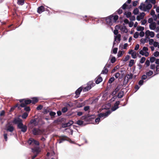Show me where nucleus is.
I'll return each instance as SVG.
<instances>
[{
    "mask_svg": "<svg viewBox=\"0 0 159 159\" xmlns=\"http://www.w3.org/2000/svg\"><path fill=\"white\" fill-rule=\"evenodd\" d=\"M56 114V113L53 111H50L49 112V115L52 118V117H54Z\"/></svg>",
    "mask_w": 159,
    "mask_h": 159,
    "instance_id": "nucleus-33",
    "label": "nucleus"
},
{
    "mask_svg": "<svg viewBox=\"0 0 159 159\" xmlns=\"http://www.w3.org/2000/svg\"><path fill=\"white\" fill-rule=\"evenodd\" d=\"M139 36L141 37H143L144 36V32L141 31L140 32L139 34Z\"/></svg>",
    "mask_w": 159,
    "mask_h": 159,
    "instance_id": "nucleus-64",
    "label": "nucleus"
},
{
    "mask_svg": "<svg viewBox=\"0 0 159 159\" xmlns=\"http://www.w3.org/2000/svg\"><path fill=\"white\" fill-rule=\"evenodd\" d=\"M76 124L79 125H81L83 124V121L81 120H78L76 122Z\"/></svg>",
    "mask_w": 159,
    "mask_h": 159,
    "instance_id": "nucleus-39",
    "label": "nucleus"
},
{
    "mask_svg": "<svg viewBox=\"0 0 159 159\" xmlns=\"http://www.w3.org/2000/svg\"><path fill=\"white\" fill-rule=\"evenodd\" d=\"M115 80V78L113 77H112L110 78L108 81V83L109 84L112 83Z\"/></svg>",
    "mask_w": 159,
    "mask_h": 159,
    "instance_id": "nucleus-37",
    "label": "nucleus"
},
{
    "mask_svg": "<svg viewBox=\"0 0 159 159\" xmlns=\"http://www.w3.org/2000/svg\"><path fill=\"white\" fill-rule=\"evenodd\" d=\"M139 12V9L137 8L134 9L133 11V13L134 15H137Z\"/></svg>",
    "mask_w": 159,
    "mask_h": 159,
    "instance_id": "nucleus-35",
    "label": "nucleus"
},
{
    "mask_svg": "<svg viewBox=\"0 0 159 159\" xmlns=\"http://www.w3.org/2000/svg\"><path fill=\"white\" fill-rule=\"evenodd\" d=\"M28 113L25 112L22 115V118L23 119H26L28 116Z\"/></svg>",
    "mask_w": 159,
    "mask_h": 159,
    "instance_id": "nucleus-32",
    "label": "nucleus"
},
{
    "mask_svg": "<svg viewBox=\"0 0 159 159\" xmlns=\"http://www.w3.org/2000/svg\"><path fill=\"white\" fill-rule=\"evenodd\" d=\"M108 69L105 67V66L103 68V70H102L101 74H107L108 72Z\"/></svg>",
    "mask_w": 159,
    "mask_h": 159,
    "instance_id": "nucleus-24",
    "label": "nucleus"
},
{
    "mask_svg": "<svg viewBox=\"0 0 159 159\" xmlns=\"http://www.w3.org/2000/svg\"><path fill=\"white\" fill-rule=\"evenodd\" d=\"M143 82H144V81H143V80L141 79V80H140L139 81L138 84L139 85L141 86L143 84Z\"/></svg>",
    "mask_w": 159,
    "mask_h": 159,
    "instance_id": "nucleus-59",
    "label": "nucleus"
},
{
    "mask_svg": "<svg viewBox=\"0 0 159 159\" xmlns=\"http://www.w3.org/2000/svg\"><path fill=\"white\" fill-rule=\"evenodd\" d=\"M131 56L133 58L135 59L136 58V53L135 52H133L131 54Z\"/></svg>",
    "mask_w": 159,
    "mask_h": 159,
    "instance_id": "nucleus-41",
    "label": "nucleus"
},
{
    "mask_svg": "<svg viewBox=\"0 0 159 159\" xmlns=\"http://www.w3.org/2000/svg\"><path fill=\"white\" fill-rule=\"evenodd\" d=\"M25 3V0H18L17 3L18 5H23Z\"/></svg>",
    "mask_w": 159,
    "mask_h": 159,
    "instance_id": "nucleus-25",
    "label": "nucleus"
},
{
    "mask_svg": "<svg viewBox=\"0 0 159 159\" xmlns=\"http://www.w3.org/2000/svg\"><path fill=\"white\" fill-rule=\"evenodd\" d=\"M123 86V85H118L117 86L116 88L115 89V90L113 91L112 93V94L113 95H115L117 92L120 90V89L121 88V87Z\"/></svg>",
    "mask_w": 159,
    "mask_h": 159,
    "instance_id": "nucleus-11",
    "label": "nucleus"
},
{
    "mask_svg": "<svg viewBox=\"0 0 159 159\" xmlns=\"http://www.w3.org/2000/svg\"><path fill=\"white\" fill-rule=\"evenodd\" d=\"M68 110V109L66 107H64L61 109V111L63 113L66 112Z\"/></svg>",
    "mask_w": 159,
    "mask_h": 159,
    "instance_id": "nucleus-46",
    "label": "nucleus"
},
{
    "mask_svg": "<svg viewBox=\"0 0 159 159\" xmlns=\"http://www.w3.org/2000/svg\"><path fill=\"white\" fill-rule=\"evenodd\" d=\"M12 123L15 124H17V125L19 124L22 123V120L19 118H15L12 121Z\"/></svg>",
    "mask_w": 159,
    "mask_h": 159,
    "instance_id": "nucleus-8",
    "label": "nucleus"
},
{
    "mask_svg": "<svg viewBox=\"0 0 159 159\" xmlns=\"http://www.w3.org/2000/svg\"><path fill=\"white\" fill-rule=\"evenodd\" d=\"M121 30L124 32L127 33L128 32L126 26H123L121 28Z\"/></svg>",
    "mask_w": 159,
    "mask_h": 159,
    "instance_id": "nucleus-34",
    "label": "nucleus"
},
{
    "mask_svg": "<svg viewBox=\"0 0 159 159\" xmlns=\"http://www.w3.org/2000/svg\"><path fill=\"white\" fill-rule=\"evenodd\" d=\"M123 55V52L122 51H119L117 54V56L118 57H121Z\"/></svg>",
    "mask_w": 159,
    "mask_h": 159,
    "instance_id": "nucleus-44",
    "label": "nucleus"
},
{
    "mask_svg": "<svg viewBox=\"0 0 159 159\" xmlns=\"http://www.w3.org/2000/svg\"><path fill=\"white\" fill-rule=\"evenodd\" d=\"M139 35V33L138 32H135L134 35V37L135 39L138 38Z\"/></svg>",
    "mask_w": 159,
    "mask_h": 159,
    "instance_id": "nucleus-48",
    "label": "nucleus"
},
{
    "mask_svg": "<svg viewBox=\"0 0 159 159\" xmlns=\"http://www.w3.org/2000/svg\"><path fill=\"white\" fill-rule=\"evenodd\" d=\"M116 61V58L115 57H113L111 60V63H113L115 62Z\"/></svg>",
    "mask_w": 159,
    "mask_h": 159,
    "instance_id": "nucleus-49",
    "label": "nucleus"
},
{
    "mask_svg": "<svg viewBox=\"0 0 159 159\" xmlns=\"http://www.w3.org/2000/svg\"><path fill=\"white\" fill-rule=\"evenodd\" d=\"M43 106L42 105H39L37 107V108H36V109L37 110H41L43 108Z\"/></svg>",
    "mask_w": 159,
    "mask_h": 159,
    "instance_id": "nucleus-56",
    "label": "nucleus"
},
{
    "mask_svg": "<svg viewBox=\"0 0 159 159\" xmlns=\"http://www.w3.org/2000/svg\"><path fill=\"white\" fill-rule=\"evenodd\" d=\"M149 38L148 37H146L145 39H142L140 40V42L143 44H144L146 42H147L148 40V39H149Z\"/></svg>",
    "mask_w": 159,
    "mask_h": 159,
    "instance_id": "nucleus-21",
    "label": "nucleus"
},
{
    "mask_svg": "<svg viewBox=\"0 0 159 159\" xmlns=\"http://www.w3.org/2000/svg\"><path fill=\"white\" fill-rule=\"evenodd\" d=\"M118 18V16L117 15H115L114 16H113V19L114 20L115 22H116Z\"/></svg>",
    "mask_w": 159,
    "mask_h": 159,
    "instance_id": "nucleus-47",
    "label": "nucleus"
},
{
    "mask_svg": "<svg viewBox=\"0 0 159 159\" xmlns=\"http://www.w3.org/2000/svg\"><path fill=\"white\" fill-rule=\"evenodd\" d=\"M158 52L157 51H156L155 52L153 53V55L154 57H157L158 56H159V54H158Z\"/></svg>",
    "mask_w": 159,
    "mask_h": 159,
    "instance_id": "nucleus-60",
    "label": "nucleus"
},
{
    "mask_svg": "<svg viewBox=\"0 0 159 159\" xmlns=\"http://www.w3.org/2000/svg\"><path fill=\"white\" fill-rule=\"evenodd\" d=\"M155 35L154 33L152 31H150V33L149 35L151 38H153L154 37Z\"/></svg>",
    "mask_w": 159,
    "mask_h": 159,
    "instance_id": "nucleus-51",
    "label": "nucleus"
},
{
    "mask_svg": "<svg viewBox=\"0 0 159 159\" xmlns=\"http://www.w3.org/2000/svg\"><path fill=\"white\" fill-rule=\"evenodd\" d=\"M120 37L121 35L120 34H118L117 36H116L115 37L114 40L113 42V46L115 44V42L116 41V38H117V40L118 41H120Z\"/></svg>",
    "mask_w": 159,
    "mask_h": 159,
    "instance_id": "nucleus-22",
    "label": "nucleus"
},
{
    "mask_svg": "<svg viewBox=\"0 0 159 159\" xmlns=\"http://www.w3.org/2000/svg\"><path fill=\"white\" fill-rule=\"evenodd\" d=\"M148 3V4L147 5H145L144 4L141 3L139 6V9L141 10H142V5L143 6V10L145 11H147L148 12H149V10L152 8V5L150 3Z\"/></svg>",
    "mask_w": 159,
    "mask_h": 159,
    "instance_id": "nucleus-1",
    "label": "nucleus"
},
{
    "mask_svg": "<svg viewBox=\"0 0 159 159\" xmlns=\"http://www.w3.org/2000/svg\"><path fill=\"white\" fill-rule=\"evenodd\" d=\"M133 75L132 73L127 74L126 75V77L127 78V82L128 81L129 79H131L133 77Z\"/></svg>",
    "mask_w": 159,
    "mask_h": 159,
    "instance_id": "nucleus-23",
    "label": "nucleus"
},
{
    "mask_svg": "<svg viewBox=\"0 0 159 159\" xmlns=\"http://www.w3.org/2000/svg\"><path fill=\"white\" fill-rule=\"evenodd\" d=\"M124 14L125 15H126V17L128 18L130 17L131 15V12L129 11L127 12L126 13V12H125Z\"/></svg>",
    "mask_w": 159,
    "mask_h": 159,
    "instance_id": "nucleus-36",
    "label": "nucleus"
},
{
    "mask_svg": "<svg viewBox=\"0 0 159 159\" xmlns=\"http://www.w3.org/2000/svg\"><path fill=\"white\" fill-rule=\"evenodd\" d=\"M14 127L12 126H11V125L8 126L6 129L7 131H9L10 132H12L14 130Z\"/></svg>",
    "mask_w": 159,
    "mask_h": 159,
    "instance_id": "nucleus-18",
    "label": "nucleus"
},
{
    "mask_svg": "<svg viewBox=\"0 0 159 159\" xmlns=\"http://www.w3.org/2000/svg\"><path fill=\"white\" fill-rule=\"evenodd\" d=\"M28 143L30 145H33L35 144L36 145H39V143L38 141L32 138H30L28 141Z\"/></svg>",
    "mask_w": 159,
    "mask_h": 159,
    "instance_id": "nucleus-5",
    "label": "nucleus"
},
{
    "mask_svg": "<svg viewBox=\"0 0 159 159\" xmlns=\"http://www.w3.org/2000/svg\"><path fill=\"white\" fill-rule=\"evenodd\" d=\"M153 73V72L152 70H149L148 72H147L146 73V75H147V76H151Z\"/></svg>",
    "mask_w": 159,
    "mask_h": 159,
    "instance_id": "nucleus-30",
    "label": "nucleus"
},
{
    "mask_svg": "<svg viewBox=\"0 0 159 159\" xmlns=\"http://www.w3.org/2000/svg\"><path fill=\"white\" fill-rule=\"evenodd\" d=\"M145 15V14L144 12L141 13L139 15L137 16L136 18L137 20L138 21H140L141 20L143 19Z\"/></svg>",
    "mask_w": 159,
    "mask_h": 159,
    "instance_id": "nucleus-14",
    "label": "nucleus"
},
{
    "mask_svg": "<svg viewBox=\"0 0 159 159\" xmlns=\"http://www.w3.org/2000/svg\"><path fill=\"white\" fill-rule=\"evenodd\" d=\"M139 54L142 55V56H144L146 57H147L149 55V53L147 52H144L142 50H141L139 51Z\"/></svg>",
    "mask_w": 159,
    "mask_h": 159,
    "instance_id": "nucleus-17",
    "label": "nucleus"
},
{
    "mask_svg": "<svg viewBox=\"0 0 159 159\" xmlns=\"http://www.w3.org/2000/svg\"><path fill=\"white\" fill-rule=\"evenodd\" d=\"M45 10L44 7L43 6H41L38 7V8L37 12L39 13L40 14L43 12Z\"/></svg>",
    "mask_w": 159,
    "mask_h": 159,
    "instance_id": "nucleus-16",
    "label": "nucleus"
},
{
    "mask_svg": "<svg viewBox=\"0 0 159 159\" xmlns=\"http://www.w3.org/2000/svg\"><path fill=\"white\" fill-rule=\"evenodd\" d=\"M24 102L26 105H28L31 103V100L30 99L25 100L24 101Z\"/></svg>",
    "mask_w": 159,
    "mask_h": 159,
    "instance_id": "nucleus-38",
    "label": "nucleus"
},
{
    "mask_svg": "<svg viewBox=\"0 0 159 159\" xmlns=\"http://www.w3.org/2000/svg\"><path fill=\"white\" fill-rule=\"evenodd\" d=\"M156 60V58L153 57H151L150 58V61L151 63L153 62Z\"/></svg>",
    "mask_w": 159,
    "mask_h": 159,
    "instance_id": "nucleus-43",
    "label": "nucleus"
},
{
    "mask_svg": "<svg viewBox=\"0 0 159 159\" xmlns=\"http://www.w3.org/2000/svg\"><path fill=\"white\" fill-rule=\"evenodd\" d=\"M89 108L90 107L89 106H85L84 107V110L85 111H87L89 109Z\"/></svg>",
    "mask_w": 159,
    "mask_h": 159,
    "instance_id": "nucleus-61",
    "label": "nucleus"
},
{
    "mask_svg": "<svg viewBox=\"0 0 159 159\" xmlns=\"http://www.w3.org/2000/svg\"><path fill=\"white\" fill-rule=\"evenodd\" d=\"M83 89V88L82 87H80L75 92V94L76 96H75V98H77L79 97V95L80 94V92Z\"/></svg>",
    "mask_w": 159,
    "mask_h": 159,
    "instance_id": "nucleus-13",
    "label": "nucleus"
},
{
    "mask_svg": "<svg viewBox=\"0 0 159 159\" xmlns=\"http://www.w3.org/2000/svg\"><path fill=\"white\" fill-rule=\"evenodd\" d=\"M122 8L121 7L117 11L118 13L120 15L122 13Z\"/></svg>",
    "mask_w": 159,
    "mask_h": 159,
    "instance_id": "nucleus-52",
    "label": "nucleus"
},
{
    "mask_svg": "<svg viewBox=\"0 0 159 159\" xmlns=\"http://www.w3.org/2000/svg\"><path fill=\"white\" fill-rule=\"evenodd\" d=\"M111 113V111L110 110H108L104 113H101L98 114V117H99L102 120L104 118L107 117Z\"/></svg>",
    "mask_w": 159,
    "mask_h": 159,
    "instance_id": "nucleus-3",
    "label": "nucleus"
},
{
    "mask_svg": "<svg viewBox=\"0 0 159 159\" xmlns=\"http://www.w3.org/2000/svg\"><path fill=\"white\" fill-rule=\"evenodd\" d=\"M32 133L34 135H39L40 134V130L38 128H34L32 130Z\"/></svg>",
    "mask_w": 159,
    "mask_h": 159,
    "instance_id": "nucleus-10",
    "label": "nucleus"
},
{
    "mask_svg": "<svg viewBox=\"0 0 159 159\" xmlns=\"http://www.w3.org/2000/svg\"><path fill=\"white\" fill-rule=\"evenodd\" d=\"M30 124L33 125L34 126H36L38 125V122L36 121V119H34L30 120Z\"/></svg>",
    "mask_w": 159,
    "mask_h": 159,
    "instance_id": "nucleus-15",
    "label": "nucleus"
},
{
    "mask_svg": "<svg viewBox=\"0 0 159 159\" xmlns=\"http://www.w3.org/2000/svg\"><path fill=\"white\" fill-rule=\"evenodd\" d=\"M120 103V102L119 101H117L115 103L114 106L111 108V110L112 111H115L119 107L118 106L119 105Z\"/></svg>",
    "mask_w": 159,
    "mask_h": 159,
    "instance_id": "nucleus-9",
    "label": "nucleus"
},
{
    "mask_svg": "<svg viewBox=\"0 0 159 159\" xmlns=\"http://www.w3.org/2000/svg\"><path fill=\"white\" fill-rule=\"evenodd\" d=\"M100 120L101 119L99 117L96 118L95 119V122L96 123L98 124L100 121Z\"/></svg>",
    "mask_w": 159,
    "mask_h": 159,
    "instance_id": "nucleus-50",
    "label": "nucleus"
},
{
    "mask_svg": "<svg viewBox=\"0 0 159 159\" xmlns=\"http://www.w3.org/2000/svg\"><path fill=\"white\" fill-rule=\"evenodd\" d=\"M146 3H150L151 2L153 4H155L156 3V0H146L145 1Z\"/></svg>",
    "mask_w": 159,
    "mask_h": 159,
    "instance_id": "nucleus-27",
    "label": "nucleus"
},
{
    "mask_svg": "<svg viewBox=\"0 0 159 159\" xmlns=\"http://www.w3.org/2000/svg\"><path fill=\"white\" fill-rule=\"evenodd\" d=\"M156 28V23L153 22L149 25V28L151 30H154Z\"/></svg>",
    "mask_w": 159,
    "mask_h": 159,
    "instance_id": "nucleus-19",
    "label": "nucleus"
},
{
    "mask_svg": "<svg viewBox=\"0 0 159 159\" xmlns=\"http://www.w3.org/2000/svg\"><path fill=\"white\" fill-rule=\"evenodd\" d=\"M17 128L21 129V131L23 133L25 132L27 129V126L26 125H24L23 123L19 124L17 125Z\"/></svg>",
    "mask_w": 159,
    "mask_h": 159,
    "instance_id": "nucleus-4",
    "label": "nucleus"
},
{
    "mask_svg": "<svg viewBox=\"0 0 159 159\" xmlns=\"http://www.w3.org/2000/svg\"><path fill=\"white\" fill-rule=\"evenodd\" d=\"M148 22L149 23L151 24L153 22V19L152 18H150L148 20Z\"/></svg>",
    "mask_w": 159,
    "mask_h": 159,
    "instance_id": "nucleus-55",
    "label": "nucleus"
},
{
    "mask_svg": "<svg viewBox=\"0 0 159 159\" xmlns=\"http://www.w3.org/2000/svg\"><path fill=\"white\" fill-rule=\"evenodd\" d=\"M73 123V122L72 120H69L68 122L63 124L62 125V127L63 128L69 127Z\"/></svg>",
    "mask_w": 159,
    "mask_h": 159,
    "instance_id": "nucleus-12",
    "label": "nucleus"
},
{
    "mask_svg": "<svg viewBox=\"0 0 159 159\" xmlns=\"http://www.w3.org/2000/svg\"><path fill=\"white\" fill-rule=\"evenodd\" d=\"M24 110L27 111H30V108L29 107H24Z\"/></svg>",
    "mask_w": 159,
    "mask_h": 159,
    "instance_id": "nucleus-57",
    "label": "nucleus"
},
{
    "mask_svg": "<svg viewBox=\"0 0 159 159\" xmlns=\"http://www.w3.org/2000/svg\"><path fill=\"white\" fill-rule=\"evenodd\" d=\"M134 63V60H131L129 62V66L130 67H132Z\"/></svg>",
    "mask_w": 159,
    "mask_h": 159,
    "instance_id": "nucleus-29",
    "label": "nucleus"
},
{
    "mask_svg": "<svg viewBox=\"0 0 159 159\" xmlns=\"http://www.w3.org/2000/svg\"><path fill=\"white\" fill-rule=\"evenodd\" d=\"M38 101V100L37 98H34L32 99L31 100V102L33 104H35Z\"/></svg>",
    "mask_w": 159,
    "mask_h": 159,
    "instance_id": "nucleus-28",
    "label": "nucleus"
},
{
    "mask_svg": "<svg viewBox=\"0 0 159 159\" xmlns=\"http://www.w3.org/2000/svg\"><path fill=\"white\" fill-rule=\"evenodd\" d=\"M118 48H115L113 49V52L114 54H116L117 52Z\"/></svg>",
    "mask_w": 159,
    "mask_h": 159,
    "instance_id": "nucleus-54",
    "label": "nucleus"
},
{
    "mask_svg": "<svg viewBox=\"0 0 159 159\" xmlns=\"http://www.w3.org/2000/svg\"><path fill=\"white\" fill-rule=\"evenodd\" d=\"M128 5L126 3H125L121 7V8L123 9H125L126 8V7Z\"/></svg>",
    "mask_w": 159,
    "mask_h": 159,
    "instance_id": "nucleus-53",
    "label": "nucleus"
},
{
    "mask_svg": "<svg viewBox=\"0 0 159 159\" xmlns=\"http://www.w3.org/2000/svg\"><path fill=\"white\" fill-rule=\"evenodd\" d=\"M112 19L113 16H109L106 18V21L107 23L109 25H111L112 24Z\"/></svg>",
    "mask_w": 159,
    "mask_h": 159,
    "instance_id": "nucleus-7",
    "label": "nucleus"
},
{
    "mask_svg": "<svg viewBox=\"0 0 159 159\" xmlns=\"http://www.w3.org/2000/svg\"><path fill=\"white\" fill-rule=\"evenodd\" d=\"M123 91H120L118 93L117 97L118 98H121L123 97Z\"/></svg>",
    "mask_w": 159,
    "mask_h": 159,
    "instance_id": "nucleus-26",
    "label": "nucleus"
},
{
    "mask_svg": "<svg viewBox=\"0 0 159 159\" xmlns=\"http://www.w3.org/2000/svg\"><path fill=\"white\" fill-rule=\"evenodd\" d=\"M146 60V58L144 57H142L140 60V63L143 64V63Z\"/></svg>",
    "mask_w": 159,
    "mask_h": 159,
    "instance_id": "nucleus-40",
    "label": "nucleus"
},
{
    "mask_svg": "<svg viewBox=\"0 0 159 159\" xmlns=\"http://www.w3.org/2000/svg\"><path fill=\"white\" fill-rule=\"evenodd\" d=\"M130 56L129 55H127L125 57V59L123 61L125 62H126L128 61L129 59Z\"/></svg>",
    "mask_w": 159,
    "mask_h": 159,
    "instance_id": "nucleus-45",
    "label": "nucleus"
},
{
    "mask_svg": "<svg viewBox=\"0 0 159 159\" xmlns=\"http://www.w3.org/2000/svg\"><path fill=\"white\" fill-rule=\"evenodd\" d=\"M150 61L147 60L145 63V65H146V67H148L150 65Z\"/></svg>",
    "mask_w": 159,
    "mask_h": 159,
    "instance_id": "nucleus-42",
    "label": "nucleus"
},
{
    "mask_svg": "<svg viewBox=\"0 0 159 159\" xmlns=\"http://www.w3.org/2000/svg\"><path fill=\"white\" fill-rule=\"evenodd\" d=\"M149 44L150 45H152L154 42V41L152 39H149Z\"/></svg>",
    "mask_w": 159,
    "mask_h": 159,
    "instance_id": "nucleus-62",
    "label": "nucleus"
},
{
    "mask_svg": "<svg viewBox=\"0 0 159 159\" xmlns=\"http://www.w3.org/2000/svg\"><path fill=\"white\" fill-rule=\"evenodd\" d=\"M130 20L131 21H134L135 20V16H130Z\"/></svg>",
    "mask_w": 159,
    "mask_h": 159,
    "instance_id": "nucleus-58",
    "label": "nucleus"
},
{
    "mask_svg": "<svg viewBox=\"0 0 159 159\" xmlns=\"http://www.w3.org/2000/svg\"><path fill=\"white\" fill-rule=\"evenodd\" d=\"M147 77L146 75H143L142 76L141 79L143 80H146L147 78Z\"/></svg>",
    "mask_w": 159,
    "mask_h": 159,
    "instance_id": "nucleus-63",
    "label": "nucleus"
},
{
    "mask_svg": "<svg viewBox=\"0 0 159 159\" xmlns=\"http://www.w3.org/2000/svg\"><path fill=\"white\" fill-rule=\"evenodd\" d=\"M144 27L141 26H139L137 28V30L138 31H143L144 30Z\"/></svg>",
    "mask_w": 159,
    "mask_h": 159,
    "instance_id": "nucleus-31",
    "label": "nucleus"
},
{
    "mask_svg": "<svg viewBox=\"0 0 159 159\" xmlns=\"http://www.w3.org/2000/svg\"><path fill=\"white\" fill-rule=\"evenodd\" d=\"M70 139L67 137L65 136H62L60 137V139L59 140L58 143H61L63 142V141L67 140L69 141Z\"/></svg>",
    "mask_w": 159,
    "mask_h": 159,
    "instance_id": "nucleus-6",
    "label": "nucleus"
},
{
    "mask_svg": "<svg viewBox=\"0 0 159 159\" xmlns=\"http://www.w3.org/2000/svg\"><path fill=\"white\" fill-rule=\"evenodd\" d=\"M95 85V84L93 83V81H89L87 84V86L83 89V91L85 92L89 91Z\"/></svg>",
    "mask_w": 159,
    "mask_h": 159,
    "instance_id": "nucleus-2",
    "label": "nucleus"
},
{
    "mask_svg": "<svg viewBox=\"0 0 159 159\" xmlns=\"http://www.w3.org/2000/svg\"><path fill=\"white\" fill-rule=\"evenodd\" d=\"M102 80V78L101 77L98 76L97 79L96 80L95 83L96 84H98L101 82Z\"/></svg>",
    "mask_w": 159,
    "mask_h": 159,
    "instance_id": "nucleus-20",
    "label": "nucleus"
}]
</instances>
